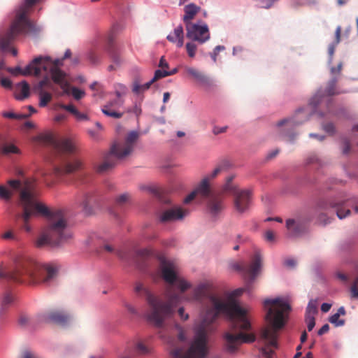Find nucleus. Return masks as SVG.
<instances>
[{"label":"nucleus","mask_w":358,"mask_h":358,"mask_svg":"<svg viewBox=\"0 0 358 358\" xmlns=\"http://www.w3.org/2000/svg\"><path fill=\"white\" fill-rule=\"evenodd\" d=\"M187 300L203 303L205 313L201 322L194 327V338L189 348L187 350L181 348H174L171 352L173 358H206L208 354V334L213 331L211 324L220 314L227 315L230 320V329L222 336L223 347L227 352L235 353L243 343L255 341L254 334L243 332L251 328L245 310L234 301H224L214 293L211 282L206 280L198 284Z\"/></svg>","instance_id":"obj_1"},{"label":"nucleus","mask_w":358,"mask_h":358,"mask_svg":"<svg viewBox=\"0 0 358 358\" xmlns=\"http://www.w3.org/2000/svg\"><path fill=\"white\" fill-rule=\"evenodd\" d=\"M20 206L22 214L15 215V221H22V228L27 232L31 228L29 221L31 217L41 215L48 219L36 241L38 247L59 246L69 242L73 238V233L65 217L64 211L59 208L50 209L40 202L33 189L29 186L24 188L20 194Z\"/></svg>","instance_id":"obj_2"},{"label":"nucleus","mask_w":358,"mask_h":358,"mask_svg":"<svg viewBox=\"0 0 358 358\" xmlns=\"http://www.w3.org/2000/svg\"><path fill=\"white\" fill-rule=\"evenodd\" d=\"M157 275L168 285L166 289V301L154 295L141 282H137L134 290L139 296H145L149 306L146 315L149 322L157 327H162L164 320L173 315L175 308L180 302L182 294L191 287V283L178 274L174 262L164 257H159Z\"/></svg>","instance_id":"obj_3"},{"label":"nucleus","mask_w":358,"mask_h":358,"mask_svg":"<svg viewBox=\"0 0 358 358\" xmlns=\"http://www.w3.org/2000/svg\"><path fill=\"white\" fill-rule=\"evenodd\" d=\"M264 306L266 309V325L259 332V342L264 345L261 352L266 358H276L273 349L278 348L279 332L285 324L286 313L291 310V307L280 298L266 299Z\"/></svg>","instance_id":"obj_4"},{"label":"nucleus","mask_w":358,"mask_h":358,"mask_svg":"<svg viewBox=\"0 0 358 358\" xmlns=\"http://www.w3.org/2000/svg\"><path fill=\"white\" fill-rule=\"evenodd\" d=\"M58 269V266L54 264H41L26 259L17 264L13 270L0 267V279L29 285H48L55 279Z\"/></svg>","instance_id":"obj_5"},{"label":"nucleus","mask_w":358,"mask_h":358,"mask_svg":"<svg viewBox=\"0 0 358 358\" xmlns=\"http://www.w3.org/2000/svg\"><path fill=\"white\" fill-rule=\"evenodd\" d=\"M41 0H24L16 12L15 18L10 27L0 30V45H9L24 34H37L41 28L27 18L31 8Z\"/></svg>","instance_id":"obj_6"},{"label":"nucleus","mask_w":358,"mask_h":358,"mask_svg":"<svg viewBox=\"0 0 358 358\" xmlns=\"http://www.w3.org/2000/svg\"><path fill=\"white\" fill-rule=\"evenodd\" d=\"M139 136L138 131H131L126 136L124 143H115L110 152L105 157L104 161L96 166V171L100 173L107 172L115 165L116 159L129 155L133 152Z\"/></svg>","instance_id":"obj_7"},{"label":"nucleus","mask_w":358,"mask_h":358,"mask_svg":"<svg viewBox=\"0 0 358 358\" xmlns=\"http://www.w3.org/2000/svg\"><path fill=\"white\" fill-rule=\"evenodd\" d=\"M234 176L227 178L226 183L223 186V192L232 194L234 196V205L236 211L243 213L247 211L251 204V192L248 189H238L231 182Z\"/></svg>","instance_id":"obj_8"},{"label":"nucleus","mask_w":358,"mask_h":358,"mask_svg":"<svg viewBox=\"0 0 358 358\" xmlns=\"http://www.w3.org/2000/svg\"><path fill=\"white\" fill-rule=\"evenodd\" d=\"M306 114H303V109H299L292 118H287L278 122L277 126L280 128V135L281 138L287 141H292L295 138V134L293 129L307 120Z\"/></svg>","instance_id":"obj_9"},{"label":"nucleus","mask_w":358,"mask_h":358,"mask_svg":"<svg viewBox=\"0 0 358 358\" xmlns=\"http://www.w3.org/2000/svg\"><path fill=\"white\" fill-rule=\"evenodd\" d=\"M48 64L46 59L40 56L34 59L24 69L20 66H16L15 68L8 67L6 71L14 76L18 75L39 76L42 75L43 70H47Z\"/></svg>","instance_id":"obj_10"},{"label":"nucleus","mask_w":358,"mask_h":358,"mask_svg":"<svg viewBox=\"0 0 358 358\" xmlns=\"http://www.w3.org/2000/svg\"><path fill=\"white\" fill-rule=\"evenodd\" d=\"M187 36L189 39L203 43L210 38L209 29L207 24H194L186 27Z\"/></svg>","instance_id":"obj_11"},{"label":"nucleus","mask_w":358,"mask_h":358,"mask_svg":"<svg viewBox=\"0 0 358 358\" xmlns=\"http://www.w3.org/2000/svg\"><path fill=\"white\" fill-rule=\"evenodd\" d=\"M50 143L55 152L58 154H73L77 151L76 142L69 138H50Z\"/></svg>","instance_id":"obj_12"},{"label":"nucleus","mask_w":358,"mask_h":358,"mask_svg":"<svg viewBox=\"0 0 358 358\" xmlns=\"http://www.w3.org/2000/svg\"><path fill=\"white\" fill-rule=\"evenodd\" d=\"M262 257L259 252H256L249 265H237L236 268L243 271L249 276L250 281L252 282L258 274L262 266Z\"/></svg>","instance_id":"obj_13"},{"label":"nucleus","mask_w":358,"mask_h":358,"mask_svg":"<svg viewBox=\"0 0 358 358\" xmlns=\"http://www.w3.org/2000/svg\"><path fill=\"white\" fill-rule=\"evenodd\" d=\"M124 103V98L117 97L113 100L107 102L102 108V113L108 116L115 119L121 118L123 116V113L117 111V109L120 108L123 106Z\"/></svg>","instance_id":"obj_14"},{"label":"nucleus","mask_w":358,"mask_h":358,"mask_svg":"<svg viewBox=\"0 0 358 358\" xmlns=\"http://www.w3.org/2000/svg\"><path fill=\"white\" fill-rule=\"evenodd\" d=\"M223 189L221 192L212 194L208 199L207 210L212 216H216L220 214L224 209L223 204Z\"/></svg>","instance_id":"obj_15"},{"label":"nucleus","mask_w":358,"mask_h":358,"mask_svg":"<svg viewBox=\"0 0 358 358\" xmlns=\"http://www.w3.org/2000/svg\"><path fill=\"white\" fill-rule=\"evenodd\" d=\"M187 214V210L180 207H175L163 211L159 216V220L162 222H174L182 220Z\"/></svg>","instance_id":"obj_16"},{"label":"nucleus","mask_w":358,"mask_h":358,"mask_svg":"<svg viewBox=\"0 0 358 358\" xmlns=\"http://www.w3.org/2000/svg\"><path fill=\"white\" fill-rule=\"evenodd\" d=\"M76 202L85 213L90 214L93 205L96 202V196L92 192L83 193L76 199Z\"/></svg>","instance_id":"obj_17"},{"label":"nucleus","mask_w":358,"mask_h":358,"mask_svg":"<svg viewBox=\"0 0 358 358\" xmlns=\"http://www.w3.org/2000/svg\"><path fill=\"white\" fill-rule=\"evenodd\" d=\"M51 77L54 83L63 90L64 94H69V83L66 79V74L59 68H50Z\"/></svg>","instance_id":"obj_18"},{"label":"nucleus","mask_w":358,"mask_h":358,"mask_svg":"<svg viewBox=\"0 0 358 358\" xmlns=\"http://www.w3.org/2000/svg\"><path fill=\"white\" fill-rule=\"evenodd\" d=\"M70 319L68 314L59 311L52 310L49 313L41 316L39 319L41 321L50 322L58 324H65Z\"/></svg>","instance_id":"obj_19"},{"label":"nucleus","mask_w":358,"mask_h":358,"mask_svg":"<svg viewBox=\"0 0 358 358\" xmlns=\"http://www.w3.org/2000/svg\"><path fill=\"white\" fill-rule=\"evenodd\" d=\"M15 301V294L10 290H6L0 294V315L4 314Z\"/></svg>","instance_id":"obj_20"},{"label":"nucleus","mask_w":358,"mask_h":358,"mask_svg":"<svg viewBox=\"0 0 358 358\" xmlns=\"http://www.w3.org/2000/svg\"><path fill=\"white\" fill-rule=\"evenodd\" d=\"M201 8L194 3H189L185 5L184 7L185 15H183L182 20L185 24V27L189 25H192V20L195 16L199 13Z\"/></svg>","instance_id":"obj_21"},{"label":"nucleus","mask_w":358,"mask_h":358,"mask_svg":"<svg viewBox=\"0 0 358 358\" xmlns=\"http://www.w3.org/2000/svg\"><path fill=\"white\" fill-rule=\"evenodd\" d=\"M20 148L10 140L4 139L0 142V154L4 156L20 155Z\"/></svg>","instance_id":"obj_22"},{"label":"nucleus","mask_w":358,"mask_h":358,"mask_svg":"<svg viewBox=\"0 0 358 358\" xmlns=\"http://www.w3.org/2000/svg\"><path fill=\"white\" fill-rule=\"evenodd\" d=\"M286 227L289 231V236L292 237H298L306 231V227L302 223L299 222H296L292 219L287 220Z\"/></svg>","instance_id":"obj_23"},{"label":"nucleus","mask_w":358,"mask_h":358,"mask_svg":"<svg viewBox=\"0 0 358 358\" xmlns=\"http://www.w3.org/2000/svg\"><path fill=\"white\" fill-rule=\"evenodd\" d=\"M184 69L187 74L193 77L201 84L205 85H209L210 84V78L198 69L190 66H185Z\"/></svg>","instance_id":"obj_24"},{"label":"nucleus","mask_w":358,"mask_h":358,"mask_svg":"<svg viewBox=\"0 0 358 358\" xmlns=\"http://www.w3.org/2000/svg\"><path fill=\"white\" fill-rule=\"evenodd\" d=\"M196 194H200L204 198L209 199L212 194L217 192H213L209 185L208 178H204L194 190Z\"/></svg>","instance_id":"obj_25"},{"label":"nucleus","mask_w":358,"mask_h":358,"mask_svg":"<svg viewBox=\"0 0 358 358\" xmlns=\"http://www.w3.org/2000/svg\"><path fill=\"white\" fill-rule=\"evenodd\" d=\"M82 164L78 160H75L73 162L65 163L62 167H55V173L57 175L73 173L80 169Z\"/></svg>","instance_id":"obj_26"},{"label":"nucleus","mask_w":358,"mask_h":358,"mask_svg":"<svg viewBox=\"0 0 358 358\" xmlns=\"http://www.w3.org/2000/svg\"><path fill=\"white\" fill-rule=\"evenodd\" d=\"M152 84L153 83H151V80L145 84H141V78L136 76L133 80L131 90L134 94H140L148 90Z\"/></svg>","instance_id":"obj_27"},{"label":"nucleus","mask_w":358,"mask_h":358,"mask_svg":"<svg viewBox=\"0 0 358 358\" xmlns=\"http://www.w3.org/2000/svg\"><path fill=\"white\" fill-rule=\"evenodd\" d=\"M351 31V28L347 27L344 31H342L341 27L338 26L334 34V43L338 44L339 43L346 42L349 38Z\"/></svg>","instance_id":"obj_28"},{"label":"nucleus","mask_w":358,"mask_h":358,"mask_svg":"<svg viewBox=\"0 0 358 358\" xmlns=\"http://www.w3.org/2000/svg\"><path fill=\"white\" fill-rule=\"evenodd\" d=\"M184 38L183 28L181 25L178 26L175 28L173 33H171L168 36L167 39L169 42L173 43H178L182 45Z\"/></svg>","instance_id":"obj_29"},{"label":"nucleus","mask_w":358,"mask_h":358,"mask_svg":"<svg viewBox=\"0 0 358 358\" xmlns=\"http://www.w3.org/2000/svg\"><path fill=\"white\" fill-rule=\"evenodd\" d=\"M17 90H19L21 94H15V97L17 100L22 101L29 96L30 87L26 81H22L16 85Z\"/></svg>","instance_id":"obj_30"},{"label":"nucleus","mask_w":358,"mask_h":358,"mask_svg":"<svg viewBox=\"0 0 358 358\" xmlns=\"http://www.w3.org/2000/svg\"><path fill=\"white\" fill-rule=\"evenodd\" d=\"M230 166L231 164L229 161H222L217 166V167L212 171V173L207 176L206 178H208V180L213 179L220 173L227 171Z\"/></svg>","instance_id":"obj_31"},{"label":"nucleus","mask_w":358,"mask_h":358,"mask_svg":"<svg viewBox=\"0 0 358 358\" xmlns=\"http://www.w3.org/2000/svg\"><path fill=\"white\" fill-rule=\"evenodd\" d=\"M345 315V310L344 307L341 306L338 308L336 313L334 314L329 317V321L334 324L336 327H341L343 326L345 324L344 320H340L339 317L341 315Z\"/></svg>","instance_id":"obj_32"},{"label":"nucleus","mask_w":358,"mask_h":358,"mask_svg":"<svg viewBox=\"0 0 358 358\" xmlns=\"http://www.w3.org/2000/svg\"><path fill=\"white\" fill-rule=\"evenodd\" d=\"M38 95L40 97L39 106L45 107L52 100V94L44 90H38Z\"/></svg>","instance_id":"obj_33"},{"label":"nucleus","mask_w":358,"mask_h":358,"mask_svg":"<svg viewBox=\"0 0 358 358\" xmlns=\"http://www.w3.org/2000/svg\"><path fill=\"white\" fill-rule=\"evenodd\" d=\"M338 82L337 77H333L327 84V88L325 90V93L328 96H332L338 94V92L336 90V85Z\"/></svg>","instance_id":"obj_34"},{"label":"nucleus","mask_w":358,"mask_h":358,"mask_svg":"<svg viewBox=\"0 0 358 358\" xmlns=\"http://www.w3.org/2000/svg\"><path fill=\"white\" fill-rule=\"evenodd\" d=\"M115 33L114 31H111L108 32L106 35H101L99 34L97 36V39L94 41V43H100L104 41L112 43L115 41Z\"/></svg>","instance_id":"obj_35"},{"label":"nucleus","mask_w":358,"mask_h":358,"mask_svg":"<svg viewBox=\"0 0 358 358\" xmlns=\"http://www.w3.org/2000/svg\"><path fill=\"white\" fill-rule=\"evenodd\" d=\"M317 313V304L316 300L311 299L306 308V316H312L315 317V315Z\"/></svg>","instance_id":"obj_36"},{"label":"nucleus","mask_w":358,"mask_h":358,"mask_svg":"<svg viewBox=\"0 0 358 358\" xmlns=\"http://www.w3.org/2000/svg\"><path fill=\"white\" fill-rule=\"evenodd\" d=\"M115 94L117 97L124 98L127 94L128 89L126 85L122 83H116L114 85Z\"/></svg>","instance_id":"obj_37"},{"label":"nucleus","mask_w":358,"mask_h":358,"mask_svg":"<svg viewBox=\"0 0 358 358\" xmlns=\"http://www.w3.org/2000/svg\"><path fill=\"white\" fill-rule=\"evenodd\" d=\"M336 207V214H337V216L340 218V219H343V218H345L348 215H350V209L348 208H346L345 206H344V203H341V204H336L335 206Z\"/></svg>","instance_id":"obj_38"},{"label":"nucleus","mask_w":358,"mask_h":358,"mask_svg":"<svg viewBox=\"0 0 358 358\" xmlns=\"http://www.w3.org/2000/svg\"><path fill=\"white\" fill-rule=\"evenodd\" d=\"M71 94L76 100H80L85 95V92L76 87H69V94Z\"/></svg>","instance_id":"obj_39"},{"label":"nucleus","mask_w":358,"mask_h":358,"mask_svg":"<svg viewBox=\"0 0 358 358\" xmlns=\"http://www.w3.org/2000/svg\"><path fill=\"white\" fill-rule=\"evenodd\" d=\"M45 87H48L49 89H51L52 87L51 80L48 76H45L43 80H41L38 83V84L36 86V90H44L43 89Z\"/></svg>","instance_id":"obj_40"},{"label":"nucleus","mask_w":358,"mask_h":358,"mask_svg":"<svg viewBox=\"0 0 358 358\" xmlns=\"http://www.w3.org/2000/svg\"><path fill=\"white\" fill-rule=\"evenodd\" d=\"M2 115L6 118L19 120L27 119L29 117V115L16 114L13 112H3Z\"/></svg>","instance_id":"obj_41"},{"label":"nucleus","mask_w":358,"mask_h":358,"mask_svg":"<svg viewBox=\"0 0 358 358\" xmlns=\"http://www.w3.org/2000/svg\"><path fill=\"white\" fill-rule=\"evenodd\" d=\"M1 52L3 55L10 54L13 57H16L18 50L15 46H0Z\"/></svg>","instance_id":"obj_42"},{"label":"nucleus","mask_w":358,"mask_h":358,"mask_svg":"<svg viewBox=\"0 0 358 358\" xmlns=\"http://www.w3.org/2000/svg\"><path fill=\"white\" fill-rule=\"evenodd\" d=\"M350 291L352 298L358 299V276L353 280Z\"/></svg>","instance_id":"obj_43"},{"label":"nucleus","mask_w":358,"mask_h":358,"mask_svg":"<svg viewBox=\"0 0 358 358\" xmlns=\"http://www.w3.org/2000/svg\"><path fill=\"white\" fill-rule=\"evenodd\" d=\"M166 76H169V73H168V71L166 70H156L155 72L154 77L151 79V83H155L159 79L162 78H165Z\"/></svg>","instance_id":"obj_44"},{"label":"nucleus","mask_w":358,"mask_h":358,"mask_svg":"<svg viewBox=\"0 0 358 358\" xmlns=\"http://www.w3.org/2000/svg\"><path fill=\"white\" fill-rule=\"evenodd\" d=\"M136 351L141 355H147L150 352V349L142 342H138L136 345Z\"/></svg>","instance_id":"obj_45"},{"label":"nucleus","mask_w":358,"mask_h":358,"mask_svg":"<svg viewBox=\"0 0 358 358\" xmlns=\"http://www.w3.org/2000/svg\"><path fill=\"white\" fill-rule=\"evenodd\" d=\"M19 324L23 327H28L31 324L30 318L25 314H21L18 320Z\"/></svg>","instance_id":"obj_46"},{"label":"nucleus","mask_w":358,"mask_h":358,"mask_svg":"<svg viewBox=\"0 0 358 358\" xmlns=\"http://www.w3.org/2000/svg\"><path fill=\"white\" fill-rule=\"evenodd\" d=\"M58 107L63 109V110H65L68 112H69L70 113H71L73 115H75V113H76L77 111V108L73 105V104H64V103H59L58 104Z\"/></svg>","instance_id":"obj_47"},{"label":"nucleus","mask_w":358,"mask_h":358,"mask_svg":"<svg viewBox=\"0 0 358 358\" xmlns=\"http://www.w3.org/2000/svg\"><path fill=\"white\" fill-rule=\"evenodd\" d=\"M12 193L5 187L0 185V198L9 200Z\"/></svg>","instance_id":"obj_48"},{"label":"nucleus","mask_w":358,"mask_h":358,"mask_svg":"<svg viewBox=\"0 0 358 358\" xmlns=\"http://www.w3.org/2000/svg\"><path fill=\"white\" fill-rule=\"evenodd\" d=\"M43 58H45L46 60L48 61V69L46 71H45V72H46L49 69H50V68H58L59 66L62 65V61H63V58L59 59H57L54 61V63H53V66H52L51 65V62H50L49 60V57H43ZM44 71V70L42 71V73Z\"/></svg>","instance_id":"obj_49"},{"label":"nucleus","mask_w":358,"mask_h":358,"mask_svg":"<svg viewBox=\"0 0 358 358\" xmlns=\"http://www.w3.org/2000/svg\"><path fill=\"white\" fill-rule=\"evenodd\" d=\"M306 322L307 323V328L309 331H312L315 325V317L307 316L305 317Z\"/></svg>","instance_id":"obj_50"},{"label":"nucleus","mask_w":358,"mask_h":358,"mask_svg":"<svg viewBox=\"0 0 358 358\" xmlns=\"http://www.w3.org/2000/svg\"><path fill=\"white\" fill-rule=\"evenodd\" d=\"M0 84L3 87L6 89H11L13 86L12 81L9 78L4 77L1 78Z\"/></svg>","instance_id":"obj_51"},{"label":"nucleus","mask_w":358,"mask_h":358,"mask_svg":"<svg viewBox=\"0 0 358 358\" xmlns=\"http://www.w3.org/2000/svg\"><path fill=\"white\" fill-rule=\"evenodd\" d=\"M323 129L327 133H328V134H329L331 135H333L335 133V131H336L334 125L332 123H331V122L324 124L323 125Z\"/></svg>","instance_id":"obj_52"},{"label":"nucleus","mask_w":358,"mask_h":358,"mask_svg":"<svg viewBox=\"0 0 358 358\" xmlns=\"http://www.w3.org/2000/svg\"><path fill=\"white\" fill-rule=\"evenodd\" d=\"M129 195L128 194H122L116 198V203L119 205H123L129 200Z\"/></svg>","instance_id":"obj_53"},{"label":"nucleus","mask_w":358,"mask_h":358,"mask_svg":"<svg viewBox=\"0 0 358 358\" xmlns=\"http://www.w3.org/2000/svg\"><path fill=\"white\" fill-rule=\"evenodd\" d=\"M74 116L76 118V120L78 121L88 120L87 115L86 114L82 113L79 112L78 110H77L76 113H75Z\"/></svg>","instance_id":"obj_54"},{"label":"nucleus","mask_w":358,"mask_h":358,"mask_svg":"<svg viewBox=\"0 0 358 358\" xmlns=\"http://www.w3.org/2000/svg\"><path fill=\"white\" fill-rule=\"evenodd\" d=\"M227 127H217L215 126L213 127V132L215 135H218L220 134L224 133L227 131Z\"/></svg>","instance_id":"obj_55"},{"label":"nucleus","mask_w":358,"mask_h":358,"mask_svg":"<svg viewBox=\"0 0 358 358\" xmlns=\"http://www.w3.org/2000/svg\"><path fill=\"white\" fill-rule=\"evenodd\" d=\"M343 67V63L339 62L337 67H331V73L332 75L340 74Z\"/></svg>","instance_id":"obj_56"},{"label":"nucleus","mask_w":358,"mask_h":358,"mask_svg":"<svg viewBox=\"0 0 358 358\" xmlns=\"http://www.w3.org/2000/svg\"><path fill=\"white\" fill-rule=\"evenodd\" d=\"M343 67V63L339 62L337 67H331V73L332 75L340 74Z\"/></svg>","instance_id":"obj_57"},{"label":"nucleus","mask_w":358,"mask_h":358,"mask_svg":"<svg viewBox=\"0 0 358 358\" xmlns=\"http://www.w3.org/2000/svg\"><path fill=\"white\" fill-rule=\"evenodd\" d=\"M197 46H186L187 52L189 57H194L196 52Z\"/></svg>","instance_id":"obj_58"},{"label":"nucleus","mask_w":358,"mask_h":358,"mask_svg":"<svg viewBox=\"0 0 358 358\" xmlns=\"http://www.w3.org/2000/svg\"><path fill=\"white\" fill-rule=\"evenodd\" d=\"M248 289H249L248 285L247 286L246 288H238V289H236L234 291H233L231 295H232V296H234V297L239 296H241L243 294V292H245V290H247Z\"/></svg>","instance_id":"obj_59"},{"label":"nucleus","mask_w":358,"mask_h":358,"mask_svg":"<svg viewBox=\"0 0 358 358\" xmlns=\"http://www.w3.org/2000/svg\"><path fill=\"white\" fill-rule=\"evenodd\" d=\"M224 49V46H216L213 53L211 54V57L214 62H216V55L222 50Z\"/></svg>","instance_id":"obj_60"},{"label":"nucleus","mask_w":358,"mask_h":358,"mask_svg":"<svg viewBox=\"0 0 358 358\" xmlns=\"http://www.w3.org/2000/svg\"><path fill=\"white\" fill-rule=\"evenodd\" d=\"M265 238L268 241H273L275 240L274 233L271 230L266 231L265 233Z\"/></svg>","instance_id":"obj_61"},{"label":"nucleus","mask_w":358,"mask_h":358,"mask_svg":"<svg viewBox=\"0 0 358 358\" xmlns=\"http://www.w3.org/2000/svg\"><path fill=\"white\" fill-rule=\"evenodd\" d=\"M329 330V326L328 324H324L317 331L319 336H322L327 333Z\"/></svg>","instance_id":"obj_62"},{"label":"nucleus","mask_w":358,"mask_h":358,"mask_svg":"<svg viewBox=\"0 0 358 358\" xmlns=\"http://www.w3.org/2000/svg\"><path fill=\"white\" fill-rule=\"evenodd\" d=\"M196 196V193L195 191L191 192L188 196H187L184 199L185 203H189L191 202Z\"/></svg>","instance_id":"obj_63"},{"label":"nucleus","mask_w":358,"mask_h":358,"mask_svg":"<svg viewBox=\"0 0 358 358\" xmlns=\"http://www.w3.org/2000/svg\"><path fill=\"white\" fill-rule=\"evenodd\" d=\"M124 307L127 308L128 312L130 313L131 314H133V315H136L137 314V310H136V308L131 304L128 303H124Z\"/></svg>","instance_id":"obj_64"}]
</instances>
